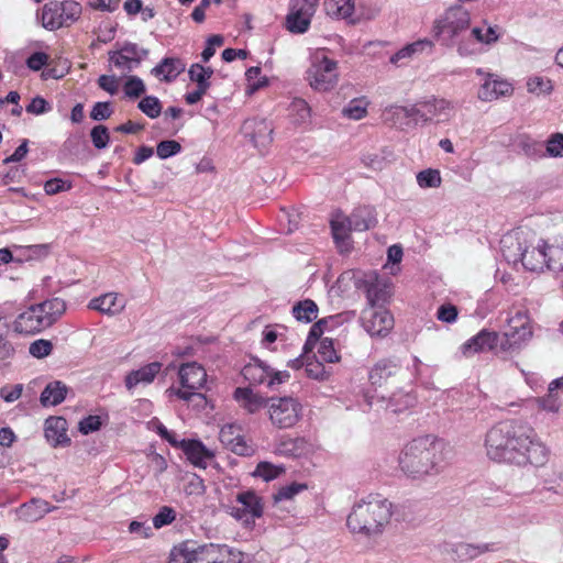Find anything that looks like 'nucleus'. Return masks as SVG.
Returning <instances> with one entry per match:
<instances>
[{"label": "nucleus", "mask_w": 563, "mask_h": 563, "mask_svg": "<svg viewBox=\"0 0 563 563\" xmlns=\"http://www.w3.org/2000/svg\"><path fill=\"white\" fill-rule=\"evenodd\" d=\"M484 446L496 463L536 467L544 466L551 451L527 421L507 419L494 424L485 435Z\"/></svg>", "instance_id": "nucleus-1"}, {"label": "nucleus", "mask_w": 563, "mask_h": 563, "mask_svg": "<svg viewBox=\"0 0 563 563\" xmlns=\"http://www.w3.org/2000/svg\"><path fill=\"white\" fill-rule=\"evenodd\" d=\"M398 463L411 479L435 476L443 468V444L432 435L416 438L404 446Z\"/></svg>", "instance_id": "nucleus-2"}, {"label": "nucleus", "mask_w": 563, "mask_h": 563, "mask_svg": "<svg viewBox=\"0 0 563 563\" xmlns=\"http://www.w3.org/2000/svg\"><path fill=\"white\" fill-rule=\"evenodd\" d=\"M391 506L388 499L369 495L353 506L346 519L347 528L353 533L378 536L390 521Z\"/></svg>", "instance_id": "nucleus-3"}, {"label": "nucleus", "mask_w": 563, "mask_h": 563, "mask_svg": "<svg viewBox=\"0 0 563 563\" xmlns=\"http://www.w3.org/2000/svg\"><path fill=\"white\" fill-rule=\"evenodd\" d=\"M471 25L468 11L462 5H454L445 10L442 16L433 24L434 37L446 47L456 46L461 56H468L476 52L466 34Z\"/></svg>", "instance_id": "nucleus-4"}, {"label": "nucleus", "mask_w": 563, "mask_h": 563, "mask_svg": "<svg viewBox=\"0 0 563 563\" xmlns=\"http://www.w3.org/2000/svg\"><path fill=\"white\" fill-rule=\"evenodd\" d=\"M503 254L508 262L520 261L523 267L531 272H543L548 269L547 242L540 240L532 247H522L521 243L514 241L512 236L501 240Z\"/></svg>", "instance_id": "nucleus-5"}, {"label": "nucleus", "mask_w": 563, "mask_h": 563, "mask_svg": "<svg viewBox=\"0 0 563 563\" xmlns=\"http://www.w3.org/2000/svg\"><path fill=\"white\" fill-rule=\"evenodd\" d=\"M532 328L526 311L517 310L507 319V329L499 334L501 357L518 353L531 339Z\"/></svg>", "instance_id": "nucleus-6"}, {"label": "nucleus", "mask_w": 563, "mask_h": 563, "mask_svg": "<svg viewBox=\"0 0 563 563\" xmlns=\"http://www.w3.org/2000/svg\"><path fill=\"white\" fill-rule=\"evenodd\" d=\"M377 223L376 211L373 207L362 206L353 210L349 217L336 216L331 220V231L334 241L344 244L352 231L363 232Z\"/></svg>", "instance_id": "nucleus-7"}, {"label": "nucleus", "mask_w": 563, "mask_h": 563, "mask_svg": "<svg viewBox=\"0 0 563 563\" xmlns=\"http://www.w3.org/2000/svg\"><path fill=\"white\" fill-rule=\"evenodd\" d=\"M178 376L181 388H170L169 390L178 398L187 402H194L195 407H203L207 399L205 395L198 390L205 386L207 380V373L205 368L196 362L187 363L180 366Z\"/></svg>", "instance_id": "nucleus-8"}, {"label": "nucleus", "mask_w": 563, "mask_h": 563, "mask_svg": "<svg viewBox=\"0 0 563 563\" xmlns=\"http://www.w3.org/2000/svg\"><path fill=\"white\" fill-rule=\"evenodd\" d=\"M81 11L80 3L74 0L48 2L43 5L37 18L44 29L55 31L74 24L80 18Z\"/></svg>", "instance_id": "nucleus-9"}, {"label": "nucleus", "mask_w": 563, "mask_h": 563, "mask_svg": "<svg viewBox=\"0 0 563 563\" xmlns=\"http://www.w3.org/2000/svg\"><path fill=\"white\" fill-rule=\"evenodd\" d=\"M268 416L272 424L278 429H289L302 417L301 402L291 396L268 399Z\"/></svg>", "instance_id": "nucleus-10"}, {"label": "nucleus", "mask_w": 563, "mask_h": 563, "mask_svg": "<svg viewBox=\"0 0 563 563\" xmlns=\"http://www.w3.org/2000/svg\"><path fill=\"white\" fill-rule=\"evenodd\" d=\"M241 374L251 385L265 386L269 390H276L290 378V374L287 371H275L258 358L246 364L242 368Z\"/></svg>", "instance_id": "nucleus-11"}, {"label": "nucleus", "mask_w": 563, "mask_h": 563, "mask_svg": "<svg viewBox=\"0 0 563 563\" xmlns=\"http://www.w3.org/2000/svg\"><path fill=\"white\" fill-rule=\"evenodd\" d=\"M307 80L311 88L318 91H328L338 82V65L323 53L312 57L311 66L307 70Z\"/></svg>", "instance_id": "nucleus-12"}, {"label": "nucleus", "mask_w": 563, "mask_h": 563, "mask_svg": "<svg viewBox=\"0 0 563 563\" xmlns=\"http://www.w3.org/2000/svg\"><path fill=\"white\" fill-rule=\"evenodd\" d=\"M235 500L240 507H230L229 514L241 521L245 528H253L255 520L264 514V503L261 496L254 490H243L236 494Z\"/></svg>", "instance_id": "nucleus-13"}, {"label": "nucleus", "mask_w": 563, "mask_h": 563, "mask_svg": "<svg viewBox=\"0 0 563 563\" xmlns=\"http://www.w3.org/2000/svg\"><path fill=\"white\" fill-rule=\"evenodd\" d=\"M362 325L371 336H386L394 328V317L384 307H366L362 311Z\"/></svg>", "instance_id": "nucleus-14"}, {"label": "nucleus", "mask_w": 563, "mask_h": 563, "mask_svg": "<svg viewBox=\"0 0 563 563\" xmlns=\"http://www.w3.org/2000/svg\"><path fill=\"white\" fill-rule=\"evenodd\" d=\"M461 352L467 357L482 352H494L497 356H501L499 333L483 329L462 344Z\"/></svg>", "instance_id": "nucleus-15"}, {"label": "nucleus", "mask_w": 563, "mask_h": 563, "mask_svg": "<svg viewBox=\"0 0 563 563\" xmlns=\"http://www.w3.org/2000/svg\"><path fill=\"white\" fill-rule=\"evenodd\" d=\"M476 74L484 77V82L481 85L477 97L479 100L489 102L498 99L499 97L510 96L514 87L507 80L499 79L498 76L485 73L478 68Z\"/></svg>", "instance_id": "nucleus-16"}, {"label": "nucleus", "mask_w": 563, "mask_h": 563, "mask_svg": "<svg viewBox=\"0 0 563 563\" xmlns=\"http://www.w3.org/2000/svg\"><path fill=\"white\" fill-rule=\"evenodd\" d=\"M148 55V49L140 47L135 43H124L119 51L109 53V60L117 68L131 71L134 66L140 65L143 58Z\"/></svg>", "instance_id": "nucleus-17"}, {"label": "nucleus", "mask_w": 563, "mask_h": 563, "mask_svg": "<svg viewBox=\"0 0 563 563\" xmlns=\"http://www.w3.org/2000/svg\"><path fill=\"white\" fill-rule=\"evenodd\" d=\"M402 371L397 357H384L378 360L368 371V382L373 387H383L394 379Z\"/></svg>", "instance_id": "nucleus-18"}, {"label": "nucleus", "mask_w": 563, "mask_h": 563, "mask_svg": "<svg viewBox=\"0 0 563 563\" xmlns=\"http://www.w3.org/2000/svg\"><path fill=\"white\" fill-rule=\"evenodd\" d=\"M219 440L236 455L251 456L254 453V448L246 441L236 424H224L219 432Z\"/></svg>", "instance_id": "nucleus-19"}, {"label": "nucleus", "mask_w": 563, "mask_h": 563, "mask_svg": "<svg viewBox=\"0 0 563 563\" xmlns=\"http://www.w3.org/2000/svg\"><path fill=\"white\" fill-rule=\"evenodd\" d=\"M311 4H299L298 1L289 2V12L286 16L288 31L295 34L306 33L310 26L311 18L314 13Z\"/></svg>", "instance_id": "nucleus-20"}, {"label": "nucleus", "mask_w": 563, "mask_h": 563, "mask_svg": "<svg viewBox=\"0 0 563 563\" xmlns=\"http://www.w3.org/2000/svg\"><path fill=\"white\" fill-rule=\"evenodd\" d=\"M243 130L254 146L264 150L273 142V125L266 119L246 120Z\"/></svg>", "instance_id": "nucleus-21"}, {"label": "nucleus", "mask_w": 563, "mask_h": 563, "mask_svg": "<svg viewBox=\"0 0 563 563\" xmlns=\"http://www.w3.org/2000/svg\"><path fill=\"white\" fill-rule=\"evenodd\" d=\"M45 328L47 322L43 321L35 305L21 312L13 322V330L20 334H34Z\"/></svg>", "instance_id": "nucleus-22"}, {"label": "nucleus", "mask_w": 563, "mask_h": 563, "mask_svg": "<svg viewBox=\"0 0 563 563\" xmlns=\"http://www.w3.org/2000/svg\"><path fill=\"white\" fill-rule=\"evenodd\" d=\"M426 124L428 123H443L451 119L454 107L451 101L446 99H430L423 101Z\"/></svg>", "instance_id": "nucleus-23"}, {"label": "nucleus", "mask_w": 563, "mask_h": 563, "mask_svg": "<svg viewBox=\"0 0 563 563\" xmlns=\"http://www.w3.org/2000/svg\"><path fill=\"white\" fill-rule=\"evenodd\" d=\"M68 423L63 417H49L44 423V433L46 440L53 446H66L70 443L67 435Z\"/></svg>", "instance_id": "nucleus-24"}, {"label": "nucleus", "mask_w": 563, "mask_h": 563, "mask_svg": "<svg viewBox=\"0 0 563 563\" xmlns=\"http://www.w3.org/2000/svg\"><path fill=\"white\" fill-rule=\"evenodd\" d=\"M55 509L46 500L41 498H32L30 501L22 504L16 508L15 512L20 520L25 522H36L45 515Z\"/></svg>", "instance_id": "nucleus-25"}, {"label": "nucleus", "mask_w": 563, "mask_h": 563, "mask_svg": "<svg viewBox=\"0 0 563 563\" xmlns=\"http://www.w3.org/2000/svg\"><path fill=\"white\" fill-rule=\"evenodd\" d=\"M434 43L429 38H421L405 45L390 57V63L398 65L404 59H411L421 55H431L433 53Z\"/></svg>", "instance_id": "nucleus-26"}, {"label": "nucleus", "mask_w": 563, "mask_h": 563, "mask_svg": "<svg viewBox=\"0 0 563 563\" xmlns=\"http://www.w3.org/2000/svg\"><path fill=\"white\" fill-rule=\"evenodd\" d=\"M229 551L225 545L205 544L195 545L194 563H231L228 560Z\"/></svg>", "instance_id": "nucleus-27"}, {"label": "nucleus", "mask_w": 563, "mask_h": 563, "mask_svg": "<svg viewBox=\"0 0 563 563\" xmlns=\"http://www.w3.org/2000/svg\"><path fill=\"white\" fill-rule=\"evenodd\" d=\"M187 460L196 467L206 468L214 454L200 440L188 439L183 449Z\"/></svg>", "instance_id": "nucleus-28"}, {"label": "nucleus", "mask_w": 563, "mask_h": 563, "mask_svg": "<svg viewBox=\"0 0 563 563\" xmlns=\"http://www.w3.org/2000/svg\"><path fill=\"white\" fill-rule=\"evenodd\" d=\"M234 399L249 413H255L264 407L268 408L269 398H265L247 387H238L234 390Z\"/></svg>", "instance_id": "nucleus-29"}, {"label": "nucleus", "mask_w": 563, "mask_h": 563, "mask_svg": "<svg viewBox=\"0 0 563 563\" xmlns=\"http://www.w3.org/2000/svg\"><path fill=\"white\" fill-rule=\"evenodd\" d=\"M162 364L159 362H152L142 366L139 369L131 371L124 379L125 387L132 390L139 384H151L156 375L159 373Z\"/></svg>", "instance_id": "nucleus-30"}, {"label": "nucleus", "mask_w": 563, "mask_h": 563, "mask_svg": "<svg viewBox=\"0 0 563 563\" xmlns=\"http://www.w3.org/2000/svg\"><path fill=\"white\" fill-rule=\"evenodd\" d=\"M185 67L186 65L180 58L165 57L151 70V73L161 80L170 82L185 70Z\"/></svg>", "instance_id": "nucleus-31"}, {"label": "nucleus", "mask_w": 563, "mask_h": 563, "mask_svg": "<svg viewBox=\"0 0 563 563\" xmlns=\"http://www.w3.org/2000/svg\"><path fill=\"white\" fill-rule=\"evenodd\" d=\"M124 307V301L119 299L118 295L114 292H108L96 297L88 303V308L108 316H115L120 313Z\"/></svg>", "instance_id": "nucleus-32"}, {"label": "nucleus", "mask_w": 563, "mask_h": 563, "mask_svg": "<svg viewBox=\"0 0 563 563\" xmlns=\"http://www.w3.org/2000/svg\"><path fill=\"white\" fill-rule=\"evenodd\" d=\"M390 298V288L388 283L382 282L378 278L366 282V299L368 307H384Z\"/></svg>", "instance_id": "nucleus-33"}, {"label": "nucleus", "mask_w": 563, "mask_h": 563, "mask_svg": "<svg viewBox=\"0 0 563 563\" xmlns=\"http://www.w3.org/2000/svg\"><path fill=\"white\" fill-rule=\"evenodd\" d=\"M495 549L494 543L471 544L460 542L452 548V552L460 561H471L486 552L495 551Z\"/></svg>", "instance_id": "nucleus-34"}, {"label": "nucleus", "mask_w": 563, "mask_h": 563, "mask_svg": "<svg viewBox=\"0 0 563 563\" xmlns=\"http://www.w3.org/2000/svg\"><path fill=\"white\" fill-rule=\"evenodd\" d=\"M388 112H391L397 118H406L415 125H426L423 101L411 106H391Z\"/></svg>", "instance_id": "nucleus-35"}, {"label": "nucleus", "mask_w": 563, "mask_h": 563, "mask_svg": "<svg viewBox=\"0 0 563 563\" xmlns=\"http://www.w3.org/2000/svg\"><path fill=\"white\" fill-rule=\"evenodd\" d=\"M68 388L60 380L48 383L41 393L40 401L44 407L57 406L66 398Z\"/></svg>", "instance_id": "nucleus-36"}, {"label": "nucleus", "mask_w": 563, "mask_h": 563, "mask_svg": "<svg viewBox=\"0 0 563 563\" xmlns=\"http://www.w3.org/2000/svg\"><path fill=\"white\" fill-rule=\"evenodd\" d=\"M35 306L40 311L43 321L47 322V328L52 325L66 310V303L60 298H52Z\"/></svg>", "instance_id": "nucleus-37"}, {"label": "nucleus", "mask_w": 563, "mask_h": 563, "mask_svg": "<svg viewBox=\"0 0 563 563\" xmlns=\"http://www.w3.org/2000/svg\"><path fill=\"white\" fill-rule=\"evenodd\" d=\"M548 269L563 271V233L554 238L552 244L547 243Z\"/></svg>", "instance_id": "nucleus-38"}, {"label": "nucleus", "mask_w": 563, "mask_h": 563, "mask_svg": "<svg viewBox=\"0 0 563 563\" xmlns=\"http://www.w3.org/2000/svg\"><path fill=\"white\" fill-rule=\"evenodd\" d=\"M559 390L563 391V376L549 384L548 395L538 399L539 406L547 411L556 412L561 407L558 396Z\"/></svg>", "instance_id": "nucleus-39"}, {"label": "nucleus", "mask_w": 563, "mask_h": 563, "mask_svg": "<svg viewBox=\"0 0 563 563\" xmlns=\"http://www.w3.org/2000/svg\"><path fill=\"white\" fill-rule=\"evenodd\" d=\"M291 313L297 321L310 323L318 317V306L313 300L305 299L292 307Z\"/></svg>", "instance_id": "nucleus-40"}, {"label": "nucleus", "mask_w": 563, "mask_h": 563, "mask_svg": "<svg viewBox=\"0 0 563 563\" xmlns=\"http://www.w3.org/2000/svg\"><path fill=\"white\" fill-rule=\"evenodd\" d=\"M324 8L329 15L345 19L354 12V0H325Z\"/></svg>", "instance_id": "nucleus-41"}, {"label": "nucleus", "mask_w": 563, "mask_h": 563, "mask_svg": "<svg viewBox=\"0 0 563 563\" xmlns=\"http://www.w3.org/2000/svg\"><path fill=\"white\" fill-rule=\"evenodd\" d=\"M188 75L190 80L197 84L198 88L208 90L211 86L210 78L213 75V69L196 63L190 66Z\"/></svg>", "instance_id": "nucleus-42"}, {"label": "nucleus", "mask_w": 563, "mask_h": 563, "mask_svg": "<svg viewBox=\"0 0 563 563\" xmlns=\"http://www.w3.org/2000/svg\"><path fill=\"white\" fill-rule=\"evenodd\" d=\"M311 115V109L306 100L296 98L289 106V117L297 125L306 124Z\"/></svg>", "instance_id": "nucleus-43"}, {"label": "nucleus", "mask_w": 563, "mask_h": 563, "mask_svg": "<svg viewBox=\"0 0 563 563\" xmlns=\"http://www.w3.org/2000/svg\"><path fill=\"white\" fill-rule=\"evenodd\" d=\"M194 555L195 543L183 542L172 549L167 563H194Z\"/></svg>", "instance_id": "nucleus-44"}, {"label": "nucleus", "mask_w": 563, "mask_h": 563, "mask_svg": "<svg viewBox=\"0 0 563 563\" xmlns=\"http://www.w3.org/2000/svg\"><path fill=\"white\" fill-rule=\"evenodd\" d=\"M413 396H411L409 393L398 391L389 397L385 408L393 413H399L413 406Z\"/></svg>", "instance_id": "nucleus-45"}, {"label": "nucleus", "mask_w": 563, "mask_h": 563, "mask_svg": "<svg viewBox=\"0 0 563 563\" xmlns=\"http://www.w3.org/2000/svg\"><path fill=\"white\" fill-rule=\"evenodd\" d=\"M499 35L497 33V29L495 26L487 27H474L470 33L466 34V41H471L473 43V47L475 48V43L473 38L478 43L492 44L498 40Z\"/></svg>", "instance_id": "nucleus-46"}, {"label": "nucleus", "mask_w": 563, "mask_h": 563, "mask_svg": "<svg viewBox=\"0 0 563 563\" xmlns=\"http://www.w3.org/2000/svg\"><path fill=\"white\" fill-rule=\"evenodd\" d=\"M519 146L529 158L540 159L547 156L543 142L525 137L520 141Z\"/></svg>", "instance_id": "nucleus-47"}, {"label": "nucleus", "mask_w": 563, "mask_h": 563, "mask_svg": "<svg viewBox=\"0 0 563 563\" xmlns=\"http://www.w3.org/2000/svg\"><path fill=\"white\" fill-rule=\"evenodd\" d=\"M367 104L364 99H353L342 109V115L352 120H361L367 113Z\"/></svg>", "instance_id": "nucleus-48"}, {"label": "nucleus", "mask_w": 563, "mask_h": 563, "mask_svg": "<svg viewBox=\"0 0 563 563\" xmlns=\"http://www.w3.org/2000/svg\"><path fill=\"white\" fill-rule=\"evenodd\" d=\"M317 358L325 363H335L340 361V355L335 351L334 343L331 339H321L318 346Z\"/></svg>", "instance_id": "nucleus-49"}, {"label": "nucleus", "mask_w": 563, "mask_h": 563, "mask_svg": "<svg viewBox=\"0 0 563 563\" xmlns=\"http://www.w3.org/2000/svg\"><path fill=\"white\" fill-rule=\"evenodd\" d=\"M137 108L151 119H156L162 113V103L155 96H145L139 102Z\"/></svg>", "instance_id": "nucleus-50"}, {"label": "nucleus", "mask_w": 563, "mask_h": 563, "mask_svg": "<svg viewBox=\"0 0 563 563\" xmlns=\"http://www.w3.org/2000/svg\"><path fill=\"white\" fill-rule=\"evenodd\" d=\"M417 183L421 188H438L441 185V176L438 169L428 168L417 174Z\"/></svg>", "instance_id": "nucleus-51"}, {"label": "nucleus", "mask_w": 563, "mask_h": 563, "mask_svg": "<svg viewBox=\"0 0 563 563\" xmlns=\"http://www.w3.org/2000/svg\"><path fill=\"white\" fill-rule=\"evenodd\" d=\"M146 90L144 81L137 76H129L124 82L123 91L125 97L136 99Z\"/></svg>", "instance_id": "nucleus-52"}, {"label": "nucleus", "mask_w": 563, "mask_h": 563, "mask_svg": "<svg viewBox=\"0 0 563 563\" xmlns=\"http://www.w3.org/2000/svg\"><path fill=\"white\" fill-rule=\"evenodd\" d=\"M284 472V468L269 462H260L252 473L253 476L261 477L266 482L273 481Z\"/></svg>", "instance_id": "nucleus-53"}, {"label": "nucleus", "mask_w": 563, "mask_h": 563, "mask_svg": "<svg viewBox=\"0 0 563 563\" xmlns=\"http://www.w3.org/2000/svg\"><path fill=\"white\" fill-rule=\"evenodd\" d=\"M181 152V145L175 140L161 141L156 146V154L161 159H166Z\"/></svg>", "instance_id": "nucleus-54"}, {"label": "nucleus", "mask_w": 563, "mask_h": 563, "mask_svg": "<svg viewBox=\"0 0 563 563\" xmlns=\"http://www.w3.org/2000/svg\"><path fill=\"white\" fill-rule=\"evenodd\" d=\"M175 519L176 511L172 507L163 506L153 517V526L155 529H161L170 525Z\"/></svg>", "instance_id": "nucleus-55"}, {"label": "nucleus", "mask_w": 563, "mask_h": 563, "mask_svg": "<svg viewBox=\"0 0 563 563\" xmlns=\"http://www.w3.org/2000/svg\"><path fill=\"white\" fill-rule=\"evenodd\" d=\"M90 137L93 146L98 150L107 147L110 141V135L107 126L101 124L92 128L90 132Z\"/></svg>", "instance_id": "nucleus-56"}, {"label": "nucleus", "mask_w": 563, "mask_h": 563, "mask_svg": "<svg viewBox=\"0 0 563 563\" xmlns=\"http://www.w3.org/2000/svg\"><path fill=\"white\" fill-rule=\"evenodd\" d=\"M327 324L325 320H319L313 323L309 330L306 343L303 345V351L307 353L310 351L316 343L319 341L321 335L323 334L324 325Z\"/></svg>", "instance_id": "nucleus-57"}, {"label": "nucleus", "mask_w": 563, "mask_h": 563, "mask_svg": "<svg viewBox=\"0 0 563 563\" xmlns=\"http://www.w3.org/2000/svg\"><path fill=\"white\" fill-rule=\"evenodd\" d=\"M53 351V343L49 340L38 339L30 344L29 353L36 357L43 358L48 356Z\"/></svg>", "instance_id": "nucleus-58"}, {"label": "nucleus", "mask_w": 563, "mask_h": 563, "mask_svg": "<svg viewBox=\"0 0 563 563\" xmlns=\"http://www.w3.org/2000/svg\"><path fill=\"white\" fill-rule=\"evenodd\" d=\"M545 154L551 157L563 156V134H553L545 143Z\"/></svg>", "instance_id": "nucleus-59"}, {"label": "nucleus", "mask_w": 563, "mask_h": 563, "mask_svg": "<svg viewBox=\"0 0 563 563\" xmlns=\"http://www.w3.org/2000/svg\"><path fill=\"white\" fill-rule=\"evenodd\" d=\"M305 371H306L308 377L318 379V380H323L329 376V372H327V369L323 365V362L320 361L319 358H316L314 361L307 362Z\"/></svg>", "instance_id": "nucleus-60"}, {"label": "nucleus", "mask_w": 563, "mask_h": 563, "mask_svg": "<svg viewBox=\"0 0 563 563\" xmlns=\"http://www.w3.org/2000/svg\"><path fill=\"white\" fill-rule=\"evenodd\" d=\"M528 91L531 93H547L552 90L551 80L543 77H532L527 82Z\"/></svg>", "instance_id": "nucleus-61"}, {"label": "nucleus", "mask_w": 563, "mask_h": 563, "mask_svg": "<svg viewBox=\"0 0 563 563\" xmlns=\"http://www.w3.org/2000/svg\"><path fill=\"white\" fill-rule=\"evenodd\" d=\"M305 488L306 485L297 483L284 486L274 495V501L279 503L282 500L291 499L294 496L302 492Z\"/></svg>", "instance_id": "nucleus-62"}, {"label": "nucleus", "mask_w": 563, "mask_h": 563, "mask_svg": "<svg viewBox=\"0 0 563 563\" xmlns=\"http://www.w3.org/2000/svg\"><path fill=\"white\" fill-rule=\"evenodd\" d=\"M112 112L110 102H96L90 111V118L95 121H103L109 119Z\"/></svg>", "instance_id": "nucleus-63"}, {"label": "nucleus", "mask_w": 563, "mask_h": 563, "mask_svg": "<svg viewBox=\"0 0 563 563\" xmlns=\"http://www.w3.org/2000/svg\"><path fill=\"white\" fill-rule=\"evenodd\" d=\"M70 188L71 185L60 178H52L44 183V191L49 196L69 190Z\"/></svg>", "instance_id": "nucleus-64"}]
</instances>
